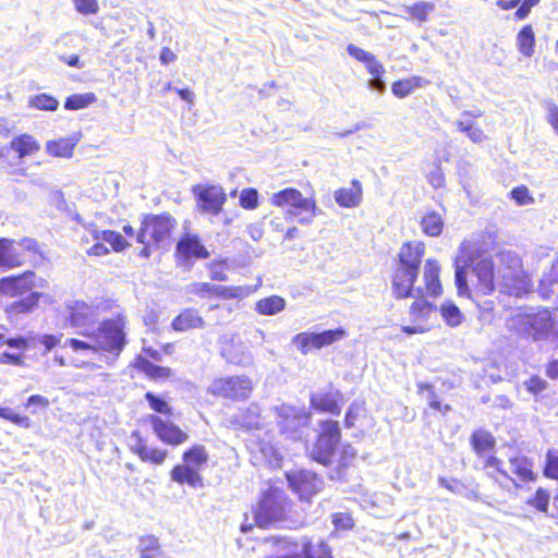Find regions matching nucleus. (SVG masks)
I'll list each match as a JSON object with an SVG mask.
<instances>
[{
	"label": "nucleus",
	"mask_w": 558,
	"mask_h": 558,
	"mask_svg": "<svg viewBox=\"0 0 558 558\" xmlns=\"http://www.w3.org/2000/svg\"><path fill=\"white\" fill-rule=\"evenodd\" d=\"M177 222L168 214L146 216L136 241L146 246L167 247L171 244V233Z\"/></svg>",
	"instance_id": "nucleus-1"
},
{
	"label": "nucleus",
	"mask_w": 558,
	"mask_h": 558,
	"mask_svg": "<svg viewBox=\"0 0 558 558\" xmlns=\"http://www.w3.org/2000/svg\"><path fill=\"white\" fill-rule=\"evenodd\" d=\"M125 325L123 316L106 319L99 324L96 330L93 329L89 338L93 339L98 350L118 357L128 342Z\"/></svg>",
	"instance_id": "nucleus-2"
},
{
	"label": "nucleus",
	"mask_w": 558,
	"mask_h": 558,
	"mask_svg": "<svg viewBox=\"0 0 558 558\" xmlns=\"http://www.w3.org/2000/svg\"><path fill=\"white\" fill-rule=\"evenodd\" d=\"M288 499L279 489L268 490L255 510V521L260 527L267 529L282 524L287 518Z\"/></svg>",
	"instance_id": "nucleus-3"
},
{
	"label": "nucleus",
	"mask_w": 558,
	"mask_h": 558,
	"mask_svg": "<svg viewBox=\"0 0 558 558\" xmlns=\"http://www.w3.org/2000/svg\"><path fill=\"white\" fill-rule=\"evenodd\" d=\"M271 411L282 435L292 440L301 439L302 429L310 423V413H307L303 408H298L287 403L275 405Z\"/></svg>",
	"instance_id": "nucleus-4"
},
{
	"label": "nucleus",
	"mask_w": 558,
	"mask_h": 558,
	"mask_svg": "<svg viewBox=\"0 0 558 558\" xmlns=\"http://www.w3.org/2000/svg\"><path fill=\"white\" fill-rule=\"evenodd\" d=\"M340 427L337 421H323L311 457L324 465L330 464L340 441Z\"/></svg>",
	"instance_id": "nucleus-5"
},
{
	"label": "nucleus",
	"mask_w": 558,
	"mask_h": 558,
	"mask_svg": "<svg viewBox=\"0 0 558 558\" xmlns=\"http://www.w3.org/2000/svg\"><path fill=\"white\" fill-rule=\"evenodd\" d=\"M99 306L84 301H71L66 304L65 319L78 333L84 337H92L93 325L99 318Z\"/></svg>",
	"instance_id": "nucleus-6"
},
{
	"label": "nucleus",
	"mask_w": 558,
	"mask_h": 558,
	"mask_svg": "<svg viewBox=\"0 0 558 558\" xmlns=\"http://www.w3.org/2000/svg\"><path fill=\"white\" fill-rule=\"evenodd\" d=\"M252 390V379L245 375L217 378L208 387L211 395L232 400L247 399Z\"/></svg>",
	"instance_id": "nucleus-7"
},
{
	"label": "nucleus",
	"mask_w": 558,
	"mask_h": 558,
	"mask_svg": "<svg viewBox=\"0 0 558 558\" xmlns=\"http://www.w3.org/2000/svg\"><path fill=\"white\" fill-rule=\"evenodd\" d=\"M345 336L343 328H336L323 332H300L294 336L292 342L302 354H307L312 349H322L330 345Z\"/></svg>",
	"instance_id": "nucleus-8"
},
{
	"label": "nucleus",
	"mask_w": 558,
	"mask_h": 558,
	"mask_svg": "<svg viewBox=\"0 0 558 558\" xmlns=\"http://www.w3.org/2000/svg\"><path fill=\"white\" fill-rule=\"evenodd\" d=\"M347 52L350 57L363 63L367 72L372 75V78L368 81V87L375 92L384 93L386 90V83L383 80L385 68L376 57L353 44L347 46Z\"/></svg>",
	"instance_id": "nucleus-9"
},
{
	"label": "nucleus",
	"mask_w": 558,
	"mask_h": 558,
	"mask_svg": "<svg viewBox=\"0 0 558 558\" xmlns=\"http://www.w3.org/2000/svg\"><path fill=\"white\" fill-rule=\"evenodd\" d=\"M287 480L293 492L303 500H310L323 487V480L307 470L291 471L287 473Z\"/></svg>",
	"instance_id": "nucleus-10"
},
{
	"label": "nucleus",
	"mask_w": 558,
	"mask_h": 558,
	"mask_svg": "<svg viewBox=\"0 0 558 558\" xmlns=\"http://www.w3.org/2000/svg\"><path fill=\"white\" fill-rule=\"evenodd\" d=\"M511 473L513 474L511 486L520 490L524 486L533 484L538 478L534 461L525 454H515L508 459Z\"/></svg>",
	"instance_id": "nucleus-11"
},
{
	"label": "nucleus",
	"mask_w": 558,
	"mask_h": 558,
	"mask_svg": "<svg viewBox=\"0 0 558 558\" xmlns=\"http://www.w3.org/2000/svg\"><path fill=\"white\" fill-rule=\"evenodd\" d=\"M253 289L248 286L225 287L211 284L208 282H194L189 287V292L201 298L218 295L222 299H244L253 293Z\"/></svg>",
	"instance_id": "nucleus-12"
},
{
	"label": "nucleus",
	"mask_w": 558,
	"mask_h": 558,
	"mask_svg": "<svg viewBox=\"0 0 558 558\" xmlns=\"http://www.w3.org/2000/svg\"><path fill=\"white\" fill-rule=\"evenodd\" d=\"M195 196L197 197V205L203 213L210 215H218L223 204L227 201V196L221 186L208 185V186H195L193 189Z\"/></svg>",
	"instance_id": "nucleus-13"
},
{
	"label": "nucleus",
	"mask_w": 558,
	"mask_h": 558,
	"mask_svg": "<svg viewBox=\"0 0 558 558\" xmlns=\"http://www.w3.org/2000/svg\"><path fill=\"white\" fill-rule=\"evenodd\" d=\"M148 421L156 436L166 445L177 447L186 442L189 439L187 433L183 432L178 425L170 421H165L154 414L148 416Z\"/></svg>",
	"instance_id": "nucleus-14"
},
{
	"label": "nucleus",
	"mask_w": 558,
	"mask_h": 558,
	"mask_svg": "<svg viewBox=\"0 0 558 558\" xmlns=\"http://www.w3.org/2000/svg\"><path fill=\"white\" fill-rule=\"evenodd\" d=\"M36 275L33 271H25L20 276H9L0 279V294L16 298L25 294L35 287H44L36 282Z\"/></svg>",
	"instance_id": "nucleus-15"
},
{
	"label": "nucleus",
	"mask_w": 558,
	"mask_h": 558,
	"mask_svg": "<svg viewBox=\"0 0 558 558\" xmlns=\"http://www.w3.org/2000/svg\"><path fill=\"white\" fill-rule=\"evenodd\" d=\"M476 277L474 290L480 295H490L495 291V269L493 258H481L472 267Z\"/></svg>",
	"instance_id": "nucleus-16"
},
{
	"label": "nucleus",
	"mask_w": 558,
	"mask_h": 558,
	"mask_svg": "<svg viewBox=\"0 0 558 558\" xmlns=\"http://www.w3.org/2000/svg\"><path fill=\"white\" fill-rule=\"evenodd\" d=\"M555 322L548 310L538 311L529 315L525 323V332L534 341L547 338L554 330Z\"/></svg>",
	"instance_id": "nucleus-17"
},
{
	"label": "nucleus",
	"mask_w": 558,
	"mask_h": 558,
	"mask_svg": "<svg viewBox=\"0 0 558 558\" xmlns=\"http://www.w3.org/2000/svg\"><path fill=\"white\" fill-rule=\"evenodd\" d=\"M271 202L279 207H290L287 210L288 216H296L299 208L314 207L313 198L303 197L299 190L292 187L275 193L271 197Z\"/></svg>",
	"instance_id": "nucleus-18"
},
{
	"label": "nucleus",
	"mask_w": 558,
	"mask_h": 558,
	"mask_svg": "<svg viewBox=\"0 0 558 558\" xmlns=\"http://www.w3.org/2000/svg\"><path fill=\"white\" fill-rule=\"evenodd\" d=\"M486 476L500 489L509 490L512 477L506 470L504 461L495 454H488L482 464Z\"/></svg>",
	"instance_id": "nucleus-19"
},
{
	"label": "nucleus",
	"mask_w": 558,
	"mask_h": 558,
	"mask_svg": "<svg viewBox=\"0 0 558 558\" xmlns=\"http://www.w3.org/2000/svg\"><path fill=\"white\" fill-rule=\"evenodd\" d=\"M260 408L256 403L239 409L231 417L230 424L244 430L258 429L262 427Z\"/></svg>",
	"instance_id": "nucleus-20"
},
{
	"label": "nucleus",
	"mask_w": 558,
	"mask_h": 558,
	"mask_svg": "<svg viewBox=\"0 0 558 558\" xmlns=\"http://www.w3.org/2000/svg\"><path fill=\"white\" fill-rule=\"evenodd\" d=\"M470 447L477 458H486L494 454L496 449V438L492 432L485 428L474 429L469 438Z\"/></svg>",
	"instance_id": "nucleus-21"
},
{
	"label": "nucleus",
	"mask_w": 558,
	"mask_h": 558,
	"mask_svg": "<svg viewBox=\"0 0 558 558\" xmlns=\"http://www.w3.org/2000/svg\"><path fill=\"white\" fill-rule=\"evenodd\" d=\"M43 293L32 292L25 298L12 302L5 306V314L11 322H17L21 317L31 314L38 305Z\"/></svg>",
	"instance_id": "nucleus-22"
},
{
	"label": "nucleus",
	"mask_w": 558,
	"mask_h": 558,
	"mask_svg": "<svg viewBox=\"0 0 558 558\" xmlns=\"http://www.w3.org/2000/svg\"><path fill=\"white\" fill-rule=\"evenodd\" d=\"M483 257V251L478 244L473 240L464 239L458 248L457 256L454 257L453 265L461 267H473Z\"/></svg>",
	"instance_id": "nucleus-23"
},
{
	"label": "nucleus",
	"mask_w": 558,
	"mask_h": 558,
	"mask_svg": "<svg viewBox=\"0 0 558 558\" xmlns=\"http://www.w3.org/2000/svg\"><path fill=\"white\" fill-rule=\"evenodd\" d=\"M177 253L183 258H207L209 256L206 247L194 234H186L178 242Z\"/></svg>",
	"instance_id": "nucleus-24"
},
{
	"label": "nucleus",
	"mask_w": 558,
	"mask_h": 558,
	"mask_svg": "<svg viewBox=\"0 0 558 558\" xmlns=\"http://www.w3.org/2000/svg\"><path fill=\"white\" fill-rule=\"evenodd\" d=\"M23 264V257L15 245V240L0 239V267L15 268Z\"/></svg>",
	"instance_id": "nucleus-25"
},
{
	"label": "nucleus",
	"mask_w": 558,
	"mask_h": 558,
	"mask_svg": "<svg viewBox=\"0 0 558 558\" xmlns=\"http://www.w3.org/2000/svg\"><path fill=\"white\" fill-rule=\"evenodd\" d=\"M335 201L341 207H357L362 202V185L359 180H353L351 187L339 189L335 192Z\"/></svg>",
	"instance_id": "nucleus-26"
},
{
	"label": "nucleus",
	"mask_w": 558,
	"mask_h": 558,
	"mask_svg": "<svg viewBox=\"0 0 558 558\" xmlns=\"http://www.w3.org/2000/svg\"><path fill=\"white\" fill-rule=\"evenodd\" d=\"M517 49L525 58L535 53L536 35L532 24L523 25L515 36Z\"/></svg>",
	"instance_id": "nucleus-27"
},
{
	"label": "nucleus",
	"mask_w": 558,
	"mask_h": 558,
	"mask_svg": "<svg viewBox=\"0 0 558 558\" xmlns=\"http://www.w3.org/2000/svg\"><path fill=\"white\" fill-rule=\"evenodd\" d=\"M439 263L433 259H428L425 264L424 282L426 293L430 296H439L442 293V287L439 279Z\"/></svg>",
	"instance_id": "nucleus-28"
},
{
	"label": "nucleus",
	"mask_w": 558,
	"mask_h": 558,
	"mask_svg": "<svg viewBox=\"0 0 558 558\" xmlns=\"http://www.w3.org/2000/svg\"><path fill=\"white\" fill-rule=\"evenodd\" d=\"M462 117L464 118L463 120L457 121L458 130L461 131L462 133H465L466 136L473 143H475V144L483 143L487 138V136H486L484 130L480 125H477V123H475L473 121V119L476 117V114H474L471 111H465V112H463Z\"/></svg>",
	"instance_id": "nucleus-29"
},
{
	"label": "nucleus",
	"mask_w": 558,
	"mask_h": 558,
	"mask_svg": "<svg viewBox=\"0 0 558 558\" xmlns=\"http://www.w3.org/2000/svg\"><path fill=\"white\" fill-rule=\"evenodd\" d=\"M39 148V144L33 136L23 134L14 137L5 149L15 153L17 158H24L35 154Z\"/></svg>",
	"instance_id": "nucleus-30"
},
{
	"label": "nucleus",
	"mask_w": 558,
	"mask_h": 558,
	"mask_svg": "<svg viewBox=\"0 0 558 558\" xmlns=\"http://www.w3.org/2000/svg\"><path fill=\"white\" fill-rule=\"evenodd\" d=\"M417 272L410 269L398 268L393 277V290L398 298L410 295Z\"/></svg>",
	"instance_id": "nucleus-31"
},
{
	"label": "nucleus",
	"mask_w": 558,
	"mask_h": 558,
	"mask_svg": "<svg viewBox=\"0 0 558 558\" xmlns=\"http://www.w3.org/2000/svg\"><path fill=\"white\" fill-rule=\"evenodd\" d=\"M295 546L301 548L300 554L304 558H333L331 549L326 543L320 542L314 547L312 539L307 536H302Z\"/></svg>",
	"instance_id": "nucleus-32"
},
{
	"label": "nucleus",
	"mask_w": 558,
	"mask_h": 558,
	"mask_svg": "<svg viewBox=\"0 0 558 558\" xmlns=\"http://www.w3.org/2000/svg\"><path fill=\"white\" fill-rule=\"evenodd\" d=\"M172 328L177 331H186L192 328H201L204 326V319L194 308L183 311L172 320Z\"/></svg>",
	"instance_id": "nucleus-33"
},
{
	"label": "nucleus",
	"mask_w": 558,
	"mask_h": 558,
	"mask_svg": "<svg viewBox=\"0 0 558 558\" xmlns=\"http://www.w3.org/2000/svg\"><path fill=\"white\" fill-rule=\"evenodd\" d=\"M399 268L410 269L417 272L418 266V244L404 243L399 253Z\"/></svg>",
	"instance_id": "nucleus-34"
},
{
	"label": "nucleus",
	"mask_w": 558,
	"mask_h": 558,
	"mask_svg": "<svg viewBox=\"0 0 558 558\" xmlns=\"http://www.w3.org/2000/svg\"><path fill=\"white\" fill-rule=\"evenodd\" d=\"M89 233L92 234L94 240L109 243L116 252H120L124 250L126 246V241L124 240V238L116 231H99L94 226H90Z\"/></svg>",
	"instance_id": "nucleus-35"
},
{
	"label": "nucleus",
	"mask_w": 558,
	"mask_h": 558,
	"mask_svg": "<svg viewBox=\"0 0 558 558\" xmlns=\"http://www.w3.org/2000/svg\"><path fill=\"white\" fill-rule=\"evenodd\" d=\"M75 145L76 141L71 137L59 138L47 142L46 150L53 157L70 158L73 155Z\"/></svg>",
	"instance_id": "nucleus-36"
},
{
	"label": "nucleus",
	"mask_w": 558,
	"mask_h": 558,
	"mask_svg": "<svg viewBox=\"0 0 558 558\" xmlns=\"http://www.w3.org/2000/svg\"><path fill=\"white\" fill-rule=\"evenodd\" d=\"M310 401L311 405L317 411L327 412L332 415L340 414V407L330 393H312Z\"/></svg>",
	"instance_id": "nucleus-37"
},
{
	"label": "nucleus",
	"mask_w": 558,
	"mask_h": 558,
	"mask_svg": "<svg viewBox=\"0 0 558 558\" xmlns=\"http://www.w3.org/2000/svg\"><path fill=\"white\" fill-rule=\"evenodd\" d=\"M209 454L202 445H194L183 453V461L190 468L199 470L208 462Z\"/></svg>",
	"instance_id": "nucleus-38"
},
{
	"label": "nucleus",
	"mask_w": 558,
	"mask_h": 558,
	"mask_svg": "<svg viewBox=\"0 0 558 558\" xmlns=\"http://www.w3.org/2000/svg\"><path fill=\"white\" fill-rule=\"evenodd\" d=\"M138 550L141 558H170L160 549L158 538L154 535L141 537Z\"/></svg>",
	"instance_id": "nucleus-39"
},
{
	"label": "nucleus",
	"mask_w": 558,
	"mask_h": 558,
	"mask_svg": "<svg viewBox=\"0 0 558 558\" xmlns=\"http://www.w3.org/2000/svg\"><path fill=\"white\" fill-rule=\"evenodd\" d=\"M284 307L286 300L279 295L262 299L255 305L256 312L266 316L276 315L283 311Z\"/></svg>",
	"instance_id": "nucleus-40"
},
{
	"label": "nucleus",
	"mask_w": 558,
	"mask_h": 558,
	"mask_svg": "<svg viewBox=\"0 0 558 558\" xmlns=\"http://www.w3.org/2000/svg\"><path fill=\"white\" fill-rule=\"evenodd\" d=\"M423 232L428 236H438L444 230V219L441 214L429 211L421 218Z\"/></svg>",
	"instance_id": "nucleus-41"
},
{
	"label": "nucleus",
	"mask_w": 558,
	"mask_h": 558,
	"mask_svg": "<svg viewBox=\"0 0 558 558\" xmlns=\"http://www.w3.org/2000/svg\"><path fill=\"white\" fill-rule=\"evenodd\" d=\"M135 365L141 372L153 379L167 378L171 375L170 368L156 365L143 356L137 357Z\"/></svg>",
	"instance_id": "nucleus-42"
},
{
	"label": "nucleus",
	"mask_w": 558,
	"mask_h": 558,
	"mask_svg": "<svg viewBox=\"0 0 558 558\" xmlns=\"http://www.w3.org/2000/svg\"><path fill=\"white\" fill-rule=\"evenodd\" d=\"M550 493L544 488L538 487L534 494L526 499V505L538 512L547 513L549 509Z\"/></svg>",
	"instance_id": "nucleus-43"
},
{
	"label": "nucleus",
	"mask_w": 558,
	"mask_h": 558,
	"mask_svg": "<svg viewBox=\"0 0 558 558\" xmlns=\"http://www.w3.org/2000/svg\"><path fill=\"white\" fill-rule=\"evenodd\" d=\"M440 314L448 326L457 327L463 320V314L452 302H445L440 306Z\"/></svg>",
	"instance_id": "nucleus-44"
},
{
	"label": "nucleus",
	"mask_w": 558,
	"mask_h": 558,
	"mask_svg": "<svg viewBox=\"0 0 558 558\" xmlns=\"http://www.w3.org/2000/svg\"><path fill=\"white\" fill-rule=\"evenodd\" d=\"M543 474L549 480L558 481V449L550 448L546 451Z\"/></svg>",
	"instance_id": "nucleus-45"
},
{
	"label": "nucleus",
	"mask_w": 558,
	"mask_h": 558,
	"mask_svg": "<svg viewBox=\"0 0 558 558\" xmlns=\"http://www.w3.org/2000/svg\"><path fill=\"white\" fill-rule=\"evenodd\" d=\"M96 101V96L93 93L74 94L66 98L64 108L66 110H80L88 107Z\"/></svg>",
	"instance_id": "nucleus-46"
},
{
	"label": "nucleus",
	"mask_w": 558,
	"mask_h": 558,
	"mask_svg": "<svg viewBox=\"0 0 558 558\" xmlns=\"http://www.w3.org/2000/svg\"><path fill=\"white\" fill-rule=\"evenodd\" d=\"M28 105L37 110L56 111L59 107V101L48 94H39L31 97Z\"/></svg>",
	"instance_id": "nucleus-47"
},
{
	"label": "nucleus",
	"mask_w": 558,
	"mask_h": 558,
	"mask_svg": "<svg viewBox=\"0 0 558 558\" xmlns=\"http://www.w3.org/2000/svg\"><path fill=\"white\" fill-rule=\"evenodd\" d=\"M454 266V284L457 293L460 296L471 298V289L466 280V268L458 265Z\"/></svg>",
	"instance_id": "nucleus-48"
},
{
	"label": "nucleus",
	"mask_w": 558,
	"mask_h": 558,
	"mask_svg": "<svg viewBox=\"0 0 558 558\" xmlns=\"http://www.w3.org/2000/svg\"><path fill=\"white\" fill-rule=\"evenodd\" d=\"M418 87V78L413 77L410 80H401L395 82L391 86V90L395 96L399 98L407 97L411 92L415 90Z\"/></svg>",
	"instance_id": "nucleus-49"
},
{
	"label": "nucleus",
	"mask_w": 558,
	"mask_h": 558,
	"mask_svg": "<svg viewBox=\"0 0 558 558\" xmlns=\"http://www.w3.org/2000/svg\"><path fill=\"white\" fill-rule=\"evenodd\" d=\"M523 385L525 390L535 397L548 388V383L539 375H532L523 383Z\"/></svg>",
	"instance_id": "nucleus-50"
},
{
	"label": "nucleus",
	"mask_w": 558,
	"mask_h": 558,
	"mask_svg": "<svg viewBox=\"0 0 558 558\" xmlns=\"http://www.w3.org/2000/svg\"><path fill=\"white\" fill-rule=\"evenodd\" d=\"M145 399L149 403V407L157 413L168 414L172 413L171 407L160 397L155 396L153 392H146Z\"/></svg>",
	"instance_id": "nucleus-51"
},
{
	"label": "nucleus",
	"mask_w": 558,
	"mask_h": 558,
	"mask_svg": "<svg viewBox=\"0 0 558 558\" xmlns=\"http://www.w3.org/2000/svg\"><path fill=\"white\" fill-rule=\"evenodd\" d=\"M510 196L519 206L529 205L534 202L526 185H519L512 189Z\"/></svg>",
	"instance_id": "nucleus-52"
},
{
	"label": "nucleus",
	"mask_w": 558,
	"mask_h": 558,
	"mask_svg": "<svg viewBox=\"0 0 558 558\" xmlns=\"http://www.w3.org/2000/svg\"><path fill=\"white\" fill-rule=\"evenodd\" d=\"M240 205L244 209H255L258 205V193L255 189H244L240 194Z\"/></svg>",
	"instance_id": "nucleus-53"
},
{
	"label": "nucleus",
	"mask_w": 558,
	"mask_h": 558,
	"mask_svg": "<svg viewBox=\"0 0 558 558\" xmlns=\"http://www.w3.org/2000/svg\"><path fill=\"white\" fill-rule=\"evenodd\" d=\"M0 417L22 427H29V418L27 416L20 415L10 408H0Z\"/></svg>",
	"instance_id": "nucleus-54"
},
{
	"label": "nucleus",
	"mask_w": 558,
	"mask_h": 558,
	"mask_svg": "<svg viewBox=\"0 0 558 558\" xmlns=\"http://www.w3.org/2000/svg\"><path fill=\"white\" fill-rule=\"evenodd\" d=\"M168 456V451L160 448L148 447L147 453L144 454L142 461L151 462L154 464H162Z\"/></svg>",
	"instance_id": "nucleus-55"
},
{
	"label": "nucleus",
	"mask_w": 558,
	"mask_h": 558,
	"mask_svg": "<svg viewBox=\"0 0 558 558\" xmlns=\"http://www.w3.org/2000/svg\"><path fill=\"white\" fill-rule=\"evenodd\" d=\"M130 439H131V441H133L131 444L132 452L137 454L140 457V459L142 460L144 454L147 453L148 446L143 440V438L141 437L140 433L136 432V430L131 434Z\"/></svg>",
	"instance_id": "nucleus-56"
},
{
	"label": "nucleus",
	"mask_w": 558,
	"mask_h": 558,
	"mask_svg": "<svg viewBox=\"0 0 558 558\" xmlns=\"http://www.w3.org/2000/svg\"><path fill=\"white\" fill-rule=\"evenodd\" d=\"M74 5L84 15L96 14L99 10L97 0H74Z\"/></svg>",
	"instance_id": "nucleus-57"
},
{
	"label": "nucleus",
	"mask_w": 558,
	"mask_h": 558,
	"mask_svg": "<svg viewBox=\"0 0 558 558\" xmlns=\"http://www.w3.org/2000/svg\"><path fill=\"white\" fill-rule=\"evenodd\" d=\"M317 205H316V202L314 201V207H310V208H299L296 210V216L295 217H299L298 218V222L301 223V225H311L315 218V216H317Z\"/></svg>",
	"instance_id": "nucleus-58"
},
{
	"label": "nucleus",
	"mask_w": 558,
	"mask_h": 558,
	"mask_svg": "<svg viewBox=\"0 0 558 558\" xmlns=\"http://www.w3.org/2000/svg\"><path fill=\"white\" fill-rule=\"evenodd\" d=\"M210 278L216 281H227L228 276L226 274L225 262H213L208 265Z\"/></svg>",
	"instance_id": "nucleus-59"
},
{
	"label": "nucleus",
	"mask_w": 558,
	"mask_h": 558,
	"mask_svg": "<svg viewBox=\"0 0 558 558\" xmlns=\"http://www.w3.org/2000/svg\"><path fill=\"white\" fill-rule=\"evenodd\" d=\"M546 120L554 132L558 135V105L554 101L546 104Z\"/></svg>",
	"instance_id": "nucleus-60"
},
{
	"label": "nucleus",
	"mask_w": 558,
	"mask_h": 558,
	"mask_svg": "<svg viewBox=\"0 0 558 558\" xmlns=\"http://www.w3.org/2000/svg\"><path fill=\"white\" fill-rule=\"evenodd\" d=\"M65 345L70 347L74 351H81V350H90L94 352L98 351L95 342L90 343V342L74 339V338L66 339Z\"/></svg>",
	"instance_id": "nucleus-61"
},
{
	"label": "nucleus",
	"mask_w": 558,
	"mask_h": 558,
	"mask_svg": "<svg viewBox=\"0 0 558 558\" xmlns=\"http://www.w3.org/2000/svg\"><path fill=\"white\" fill-rule=\"evenodd\" d=\"M332 523L337 529L348 530L353 526L352 518L347 513H336L332 518Z\"/></svg>",
	"instance_id": "nucleus-62"
},
{
	"label": "nucleus",
	"mask_w": 558,
	"mask_h": 558,
	"mask_svg": "<svg viewBox=\"0 0 558 558\" xmlns=\"http://www.w3.org/2000/svg\"><path fill=\"white\" fill-rule=\"evenodd\" d=\"M223 354L230 363L235 365L247 366L252 364V356L248 352H242L240 355H227V353Z\"/></svg>",
	"instance_id": "nucleus-63"
},
{
	"label": "nucleus",
	"mask_w": 558,
	"mask_h": 558,
	"mask_svg": "<svg viewBox=\"0 0 558 558\" xmlns=\"http://www.w3.org/2000/svg\"><path fill=\"white\" fill-rule=\"evenodd\" d=\"M190 469L191 468L186 464L175 465L171 471V480L179 484H183V478L187 476L186 474L190 473Z\"/></svg>",
	"instance_id": "nucleus-64"
}]
</instances>
